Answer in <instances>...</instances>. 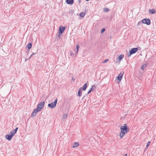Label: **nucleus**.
<instances>
[{
	"instance_id": "obj_15",
	"label": "nucleus",
	"mask_w": 156,
	"mask_h": 156,
	"mask_svg": "<svg viewBox=\"0 0 156 156\" xmlns=\"http://www.w3.org/2000/svg\"><path fill=\"white\" fill-rule=\"evenodd\" d=\"M123 57L124 55H121L119 56V57L118 58V60L119 61H120L123 58Z\"/></svg>"
},
{
	"instance_id": "obj_6",
	"label": "nucleus",
	"mask_w": 156,
	"mask_h": 156,
	"mask_svg": "<svg viewBox=\"0 0 156 156\" xmlns=\"http://www.w3.org/2000/svg\"><path fill=\"white\" fill-rule=\"evenodd\" d=\"M124 73V72L123 71L120 72V74L117 77L118 79L120 81L122 78L123 75Z\"/></svg>"
},
{
	"instance_id": "obj_2",
	"label": "nucleus",
	"mask_w": 156,
	"mask_h": 156,
	"mask_svg": "<svg viewBox=\"0 0 156 156\" xmlns=\"http://www.w3.org/2000/svg\"><path fill=\"white\" fill-rule=\"evenodd\" d=\"M57 101V99H56L54 102L49 104L48 105V106L51 108H55L56 107Z\"/></svg>"
},
{
	"instance_id": "obj_1",
	"label": "nucleus",
	"mask_w": 156,
	"mask_h": 156,
	"mask_svg": "<svg viewBox=\"0 0 156 156\" xmlns=\"http://www.w3.org/2000/svg\"><path fill=\"white\" fill-rule=\"evenodd\" d=\"M121 132L119 134L120 138H122L124 136L129 132V128L127 127L126 124H125L123 126L120 127Z\"/></svg>"
},
{
	"instance_id": "obj_13",
	"label": "nucleus",
	"mask_w": 156,
	"mask_h": 156,
	"mask_svg": "<svg viewBox=\"0 0 156 156\" xmlns=\"http://www.w3.org/2000/svg\"><path fill=\"white\" fill-rule=\"evenodd\" d=\"M82 92L81 91V88L79 89V90H78V95L79 97H80L82 95Z\"/></svg>"
},
{
	"instance_id": "obj_19",
	"label": "nucleus",
	"mask_w": 156,
	"mask_h": 156,
	"mask_svg": "<svg viewBox=\"0 0 156 156\" xmlns=\"http://www.w3.org/2000/svg\"><path fill=\"white\" fill-rule=\"evenodd\" d=\"M15 133H14V131L13 130H12L10 132V134L12 136H14Z\"/></svg>"
},
{
	"instance_id": "obj_18",
	"label": "nucleus",
	"mask_w": 156,
	"mask_h": 156,
	"mask_svg": "<svg viewBox=\"0 0 156 156\" xmlns=\"http://www.w3.org/2000/svg\"><path fill=\"white\" fill-rule=\"evenodd\" d=\"M85 13L84 12H81L80 14V16L82 17H83L85 16Z\"/></svg>"
},
{
	"instance_id": "obj_27",
	"label": "nucleus",
	"mask_w": 156,
	"mask_h": 156,
	"mask_svg": "<svg viewBox=\"0 0 156 156\" xmlns=\"http://www.w3.org/2000/svg\"><path fill=\"white\" fill-rule=\"evenodd\" d=\"M105 28H103V29L101 30V33H103V32H104V31H105Z\"/></svg>"
},
{
	"instance_id": "obj_17",
	"label": "nucleus",
	"mask_w": 156,
	"mask_h": 156,
	"mask_svg": "<svg viewBox=\"0 0 156 156\" xmlns=\"http://www.w3.org/2000/svg\"><path fill=\"white\" fill-rule=\"evenodd\" d=\"M32 46V44L31 43H30L27 45V48L29 49H30L31 48Z\"/></svg>"
},
{
	"instance_id": "obj_31",
	"label": "nucleus",
	"mask_w": 156,
	"mask_h": 156,
	"mask_svg": "<svg viewBox=\"0 0 156 156\" xmlns=\"http://www.w3.org/2000/svg\"><path fill=\"white\" fill-rule=\"evenodd\" d=\"M124 156H127V154H125Z\"/></svg>"
},
{
	"instance_id": "obj_8",
	"label": "nucleus",
	"mask_w": 156,
	"mask_h": 156,
	"mask_svg": "<svg viewBox=\"0 0 156 156\" xmlns=\"http://www.w3.org/2000/svg\"><path fill=\"white\" fill-rule=\"evenodd\" d=\"M65 29L64 27H60L58 30L59 32H60V34H62Z\"/></svg>"
},
{
	"instance_id": "obj_10",
	"label": "nucleus",
	"mask_w": 156,
	"mask_h": 156,
	"mask_svg": "<svg viewBox=\"0 0 156 156\" xmlns=\"http://www.w3.org/2000/svg\"><path fill=\"white\" fill-rule=\"evenodd\" d=\"M66 2L68 4H72L73 3V0H66Z\"/></svg>"
},
{
	"instance_id": "obj_7",
	"label": "nucleus",
	"mask_w": 156,
	"mask_h": 156,
	"mask_svg": "<svg viewBox=\"0 0 156 156\" xmlns=\"http://www.w3.org/2000/svg\"><path fill=\"white\" fill-rule=\"evenodd\" d=\"M39 111H40L38 110V109L37 108V109H34L32 114V115H31L32 117H35L36 115V113L37 112H38Z\"/></svg>"
},
{
	"instance_id": "obj_3",
	"label": "nucleus",
	"mask_w": 156,
	"mask_h": 156,
	"mask_svg": "<svg viewBox=\"0 0 156 156\" xmlns=\"http://www.w3.org/2000/svg\"><path fill=\"white\" fill-rule=\"evenodd\" d=\"M44 103L45 101H44L39 103L38 105L37 108L39 111L43 109L44 106Z\"/></svg>"
},
{
	"instance_id": "obj_16",
	"label": "nucleus",
	"mask_w": 156,
	"mask_h": 156,
	"mask_svg": "<svg viewBox=\"0 0 156 156\" xmlns=\"http://www.w3.org/2000/svg\"><path fill=\"white\" fill-rule=\"evenodd\" d=\"M149 12H151V14L155 13L156 12L155 10L154 9L151 10H149Z\"/></svg>"
},
{
	"instance_id": "obj_12",
	"label": "nucleus",
	"mask_w": 156,
	"mask_h": 156,
	"mask_svg": "<svg viewBox=\"0 0 156 156\" xmlns=\"http://www.w3.org/2000/svg\"><path fill=\"white\" fill-rule=\"evenodd\" d=\"M87 88V83H85L84 85L82 87V90H86V88Z\"/></svg>"
},
{
	"instance_id": "obj_20",
	"label": "nucleus",
	"mask_w": 156,
	"mask_h": 156,
	"mask_svg": "<svg viewBox=\"0 0 156 156\" xmlns=\"http://www.w3.org/2000/svg\"><path fill=\"white\" fill-rule=\"evenodd\" d=\"M68 114L67 113L64 114L62 116V119H64L67 117Z\"/></svg>"
},
{
	"instance_id": "obj_29",
	"label": "nucleus",
	"mask_w": 156,
	"mask_h": 156,
	"mask_svg": "<svg viewBox=\"0 0 156 156\" xmlns=\"http://www.w3.org/2000/svg\"><path fill=\"white\" fill-rule=\"evenodd\" d=\"M61 34H60V32H59V33H58V37H59V36H60Z\"/></svg>"
},
{
	"instance_id": "obj_24",
	"label": "nucleus",
	"mask_w": 156,
	"mask_h": 156,
	"mask_svg": "<svg viewBox=\"0 0 156 156\" xmlns=\"http://www.w3.org/2000/svg\"><path fill=\"white\" fill-rule=\"evenodd\" d=\"M151 143L150 142H148L147 143V145H146V148H147L149 146L150 144Z\"/></svg>"
},
{
	"instance_id": "obj_14",
	"label": "nucleus",
	"mask_w": 156,
	"mask_h": 156,
	"mask_svg": "<svg viewBox=\"0 0 156 156\" xmlns=\"http://www.w3.org/2000/svg\"><path fill=\"white\" fill-rule=\"evenodd\" d=\"M79 145V144L78 143L76 142V143H74L73 144V147H78Z\"/></svg>"
},
{
	"instance_id": "obj_28",
	"label": "nucleus",
	"mask_w": 156,
	"mask_h": 156,
	"mask_svg": "<svg viewBox=\"0 0 156 156\" xmlns=\"http://www.w3.org/2000/svg\"><path fill=\"white\" fill-rule=\"evenodd\" d=\"M36 54V53L35 54H32L30 56V58H28V59H30L32 57V56L34 55H35Z\"/></svg>"
},
{
	"instance_id": "obj_9",
	"label": "nucleus",
	"mask_w": 156,
	"mask_h": 156,
	"mask_svg": "<svg viewBox=\"0 0 156 156\" xmlns=\"http://www.w3.org/2000/svg\"><path fill=\"white\" fill-rule=\"evenodd\" d=\"M12 137V136L11 134L7 135L5 136V138L7 140H11Z\"/></svg>"
},
{
	"instance_id": "obj_22",
	"label": "nucleus",
	"mask_w": 156,
	"mask_h": 156,
	"mask_svg": "<svg viewBox=\"0 0 156 156\" xmlns=\"http://www.w3.org/2000/svg\"><path fill=\"white\" fill-rule=\"evenodd\" d=\"M104 11L105 12H108V9L107 8H104Z\"/></svg>"
},
{
	"instance_id": "obj_11",
	"label": "nucleus",
	"mask_w": 156,
	"mask_h": 156,
	"mask_svg": "<svg viewBox=\"0 0 156 156\" xmlns=\"http://www.w3.org/2000/svg\"><path fill=\"white\" fill-rule=\"evenodd\" d=\"M95 88L96 87L95 85H93L90 89L89 90L87 93V94H89V93H90L91 91L94 90Z\"/></svg>"
},
{
	"instance_id": "obj_23",
	"label": "nucleus",
	"mask_w": 156,
	"mask_h": 156,
	"mask_svg": "<svg viewBox=\"0 0 156 156\" xmlns=\"http://www.w3.org/2000/svg\"><path fill=\"white\" fill-rule=\"evenodd\" d=\"M146 66V65H144L142 66L141 67V69L143 70L144 68Z\"/></svg>"
},
{
	"instance_id": "obj_30",
	"label": "nucleus",
	"mask_w": 156,
	"mask_h": 156,
	"mask_svg": "<svg viewBox=\"0 0 156 156\" xmlns=\"http://www.w3.org/2000/svg\"><path fill=\"white\" fill-rule=\"evenodd\" d=\"M72 80H73V81H74L75 80V78H74L73 77L72 78Z\"/></svg>"
},
{
	"instance_id": "obj_5",
	"label": "nucleus",
	"mask_w": 156,
	"mask_h": 156,
	"mask_svg": "<svg viewBox=\"0 0 156 156\" xmlns=\"http://www.w3.org/2000/svg\"><path fill=\"white\" fill-rule=\"evenodd\" d=\"M142 23L144 24H146L147 25H150L151 23L150 20L149 19H143L142 20Z\"/></svg>"
},
{
	"instance_id": "obj_25",
	"label": "nucleus",
	"mask_w": 156,
	"mask_h": 156,
	"mask_svg": "<svg viewBox=\"0 0 156 156\" xmlns=\"http://www.w3.org/2000/svg\"><path fill=\"white\" fill-rule=\"evenodd\" d=\"M108 59H105V60L102 63H105L107 62L108 61Z\"/></svg>"
},
{
	"instance_id": "obj_4",
	"label": "nucleus",
	"mask_w": 156,
	"mask_h": 156,
	"mask_svg": "<svg viewBox=\"0 0 156 156\" xmlns=\"http://www.w3.org/2000/svg\"><path fill=\"white\" fill-rule=\"evenodd\" d=\"M138 51L137 48H132L130 51L129 55H128V56H130L131 55L136 53Z\"/></svg>"
},
{
	"instance_id": "obj_26",
	"label": "nucleus",
	"mask_w": 156,
	"mask_h": 156,
	"mask_svg": "<svg viewBox=\"0 0 156 156\" xmlns=\"http://www.w3.org/2000/svg\"><path fill=\"white\" fill-rule=\"evenodd\" d=\"M18 129V128L17 127V128H16L15 129H14V130H13L14 131V133H16L17 132V131Z\"/></svg>"
},
{
	"instance_id": "obj_21",
	"label": "nucleus",
	"mask_w": 156,
	"mask_h": 156,
	"mask_svg": "<svg viewBox=\"0 0 156 156\" xmlns=\"http://www.w3.org/2000/svg\"><path fill=\"white\" fill-rule=\"evenodd\" d=\"M79 47H80V46L79 45H76V48H77V50H76V53H77L79 51Z\"/></svg>"
}]
</instances>
